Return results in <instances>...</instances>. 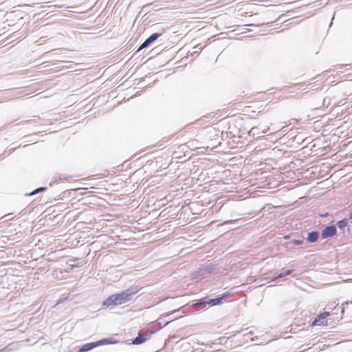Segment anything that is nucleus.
<instances>
[{
	"label": "nucleus",
	"mask_w": 352,
	"mask_h": 352,
	"mask_svg": "<svg viewBox=\"0 0 352 352\" xmlns=\"http://www.w3.org/2000/svg\"><path fill=\"white\" fill-rule=\"evenodd\" d=\"M130 298L131 294L128 292L124 291L119 294L111 295L103 302V305L108 307L122 305L129 301Z\"/></svg>",
	"instance_id": "nucleus-1"
},
{
	"label": "nucleus",
	"mask_w": 352,
	"mask_h": 352,
	"mask_svg": "<svg viewBox=\"0 0 352 352\" xmlns=\"http://www.w3.org/2000/svg\"><path fill=\"white\" fill-rule=\"evenodd\" d=\"M113 343H114V342H113L111 340V339H108V338L102 339V340H100L96 342L88 343V344L83 345L82 347L80 349V352L88 351L98 346H100V345H103V344H113Z\"/></svg>",
	"instance_id": "nucleus-2"
},
{
	"label": "nucleus",
	"mask_w": 352,
	"mask_h": 352,
	"mask_svg": "<svg viewBox=\"0 0 352 352\" xmlns=\"http://www.w3.org/2000/svg\"><path fill=\"white\" fill-rule=\"evenodd\" d=\"M330 316V313L324 311L318 314L315 320L311 324V327L314 326H326L327 325V317Z\"/></svg>",
	"instance_id": "nucleus-3"
},
{
	"label": "nucleus",
	"mask_w": 352,
	"mask_h": 352,
	"mask_svg": "<svg viewBox=\"0 0 352 352\" xmlns=\"http://www.w3.org/2000/svg\"><path fill=\"white\" fill-rule=\"evenodd\" d=\"M336 234V228L334 226L326 227L321 232L323 239L333 236Z\"/></svg>",
	"instance_id": "nucleus-4"
},
{
	"label": "nucleus",
	"mask_w": 352,
	"mask_h": 352,
	"mask_svg": "<svg viewBox=\"0 0 352 352\" xmlns=\"http://www.w3.org/2000/svg\"><path fill=\"white\" fill-rule=\"evenodd\" d=\"M161 36V34L160 33H154L152 35H151L146 41L140 46L138 48V51L148 47L151 43L156 41L160 36Z\"/></svg>",
	"instance_id": "nucleus-5"
},
{
	"label": "nucleus",
	"mask_w": 352,
	"mask_h": 352,
	"mask_svg": "<svg viewBox=\"0 0 352 352\" xmlns=\"http://www.w3.org/2000/svg\"><path fill=\"white\" fill-rule=\"evenodd\" d=\"M229 296H230V294L228 293H224L219 298L210 299L208 301H204L203 302L207 303V304L210 305V306L217 305L221 304L222 302V300L227 298Z\"/></svg>",
	"instance_id": "nucleus-6"
},
{
	"label": "nucleus",
	"mask_w": 352,
	"mask_h": 352,
	"mask_svg": "<svg viewBox=\"0 0 352 352\" xmlns=\"http://www.w3.org/2000/svg\"><path fill=\"white\" fill-rule=\"evenodd\" d=\"M149 335L147 333H139L138 336L136 337L133 341L132 344L134 345H138L144 343L148 338Z\"/></svg>",
	"instance_id": "nucleus-7"
},
{
	"label": "nucleus",
	"mask_w": 352,
	"mask_h": 352,
	"mask_svg": "<svg viewBox=\"0 0 352 352\" xmlns=\"http://www.w3.org/2000/svg\"><path fill=\"white\" fill-rule=\"evenodd\" d=\"M318 239V233L317 232H312L309 234L308 241L309 242H316Z\"/></svg>",
	"instance_id": "nucleus-8"
},
{
	"label": "nucleus",
	"mask_w": 352,
	"mask_h": 352,
	"mask_svg": "<svg viewBox=\"0 0 352 352\" xmlns=\"http://www.w3.org/2000/svg\"><path fill=\"white\" fill-rule=\"evenodd\" d=\"M337 224L338 228L342 229L347 226V221L346 219H342L341 221H339Z\"/></svg>",
	"instance_id": "nucleus-9"
},
{
	"label": "nucleus",
	"mask_w": 352,
	"mask_h": 352,
	"mask_svg": "<svg viewBox=\"0 0 352 352\" xmlns=\"http://www.w3.org/2000/svg\"><path fill=\"white\" fill-rule=\"evenodd\" d=\"M293 243L294 245H301L302 243V241L299 240H295L293 241Z\"/></svg>",
	"instance_id": "nucleus-10"
},
{
	"label": "nucleus",
	"mask_w": 352,
	"mask_h": 352,
	"mask_svg": "<svg viewBox=\"0 0 352 352\" xmlns=\"http://www.w3.org/2000/svg\"><path fill=\"white\" fill-rule=\"evenodd\" d=\"M248 108H250V106H246V107L244 108L243 111H244V112H248Z\"/></svg>",
	"instance_id": "nucleus-11"
},
{
	"label": "nucleus",
	"mask_w": 352,
	"mask_h": 352,
	"mask_svg": "<svg viewBox=\"0 0 352 352\" xmlns=\"http://www.w3.org/2000/svg\"><path fill=\"white\" fill-rule=\"evenodd\" d=\"M291 273H292V271H291V270H288V271L285 273V275H289Z\"/></svg>",
	"instance_id": "nucleus-12"
},
{
	"label": "nucleus",
	"mask_w": 352,
	"mask_h": 352,
	"mask_svg": "<svg viewBox=\"0 0 352 352\" xmlns=\"http://www.w3.org/2000/svg\"><path fill=\"white\" fill-rule=\"evenodd\" d=\"M41 190H43V188H38L36 190H35V192H34L33 194H34L35 192H38V191H40Z\"/></svg>",
	"instance_id": "nucleus-13"
},
{
	"label": "nucleus",
	"mask_w": 352,
	"mask_h": 352,
	"mask_svg": "<svg viewBox=\"0 0 352 352\" xmlns=\"http://www.w3.org/2000/svg\"><path fill=\"white\" fill-rule=\"evenodd\" d=\"M5 350H6V348L2 349H0V352H2V351H5Z\"/></svg>",
	"instance_id": "nucleus-14"
},
{
	"label": "nucleus",
	"mask_w": 352,
	"mask_h": 352,
	"mask_svg": "<svg viewBox=\"0 0 352 352\" xmlns=\"http://www.w3.org/2000/svg\"><path fill=\"white\" fill-rule=\"evenodd\" d=\"M350 218L352 219V213L350 214Z\"/></svg>",
	"instance_id": "nucleus-15"
}]
</instances>
